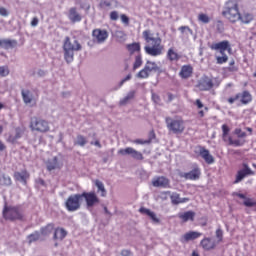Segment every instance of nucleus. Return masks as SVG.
<instances>
[{
	"label": "nucleus",
	"mask_w": 256,
	"mask_h": 256,
	"mask_svg": "<svg viewBox=\"0 0 256 256\" xmlns=\"http://www.w3.org/2000/svg\"><path fill=\"white\" fill-rule=\"evenodd\" d=\"M142 37L147 43V45L144 46L146 55H150V57H159V55L163 54L161 37H153L151 30H144L142 32Z\"/></svg>",
	"instance_id": "obj_1"
},
{
	"label": "nucleus",
	"mask_w": 256,
	"mask_h": 256,
	"mask_svg": "<svg viewBox=\"0 0 256 256\" xmlns=\"http://www.w3.org/2000/svg\"><path fill=\"white\" fill-rule=\"evenodd\" d=\"M239 0H227L222 9V17L229 23L239 22Z\"/></svg>",
	"instance_id": "obj_2"
},
{
	"label": "nucleus",
	"mask_w": 256,
	"mask_h": 256,
	"mask_svg": "<svg viewBox=\"0 0 256 256\" xmlns=\"http://www.w3.org/2000/svg\"><path fill=\"white\" fill-rule=\"evenodd\" d=\"M83 46L79 43V40L71 42V38L66 36L63 43L64 59L67 63H73L75 57V51H81Z\"/></svg>",
	"instance_id": "obj_3"
},
{
	"label": "nucleus",
	"mask_w": 256,
	"mask_h": 256,
	"mask_svg": "<svg viewBox=\"0 0 256 256\" xmlns=\"http://www.w3.org/2000/svg\"><path fill=\"white\" fill-rule=\"evenodd\" d=\"M210 49L212 51H219L220 55H222V56H216V63L218 65H223L227 63V61H229V56L225 54V51H227L228 53H231V51H233V49L231 48V43L228 40H223L218 43H213L210 46Z\"/></svg>",
	"instance_id": "obj_4"
},
{
	"label": "nucleus",
	"mask_w": 256,
	"mask_h": 256,
	"mask_svg": "<svg viewBox=\"0 0 256 256\" xmlns=\"http://www.w3.org/2000/svg\"><path fill=\"white\" fill-rule=\"evenodd\" d=\"M2 213L6 221H23L25 219V212L21 206L5 205Z\"/></svg>",
	"instance_id": "obj_5"
},
{
	"label": "nucleus",
	"mask_w": 256,
	"mask_h": 256,
	"mask_svg": "<svg viewBox=\"0 0 256 256\" xmlns=\"http://www.w3.org/2000/svg\"><path fill=\"white\" fill-rule=\"evenodd\" d=\"M29 128L36 133H49L51 131L49 121L37 116L30 119Z\"/></svg>",
	"instance_id": "obj_6"
},
{
	"label": "nucleus",
	"mask_w": 256,
	"mask_h": 256,
	"mask_svg": "<svg viewBox=\"0 0 256 256\" xmlns=\"http://www.w3.org/2000/svg\"><path fill=\"white\" fill-rule=\"evenodd\" d=\"M165 123L167 129L175 135H181V133L185 132V120H183L181 117H176L174 119L171 117H166Z\"/></svg>",
	"instance_id": "obj_7"
},
{
	"label": "nucleus",
	"mask_w": 256,
	"mask_h": 256,
	"mask_svg": "<svg viewBox=\"0 0 256 256\" xmlns=\"http://www.w3.org/2000/svg\"><path fill=\"white\" fill-rule=\"evenodd\" d=\"M227 101L229 105H233V103L238 101L237 106L241 107L243 105H249V103L253 101V95H251V92H249V90H244L237 93L235 96L229 97Z\"/></svg>",
	"instance_id": "obj_8"
},
{
	"label": "nucleus",
	"mask_w": 256,
	"mask_h": 256,
	"mask_svg": "<svg viewBox=\"0 0 256 256\" xmlns=\"http://www.w3.org/2000/svg\"><path fill=\"white\" fill-rule=\"evenodd\" d=\"M230 131L231 128H229L227 124L222 125V140L224 141V143H227V145H230L232 147H243V145H245V140H233V137L229 135Z\"/></svg>",
	"instance_id": "obj_9"
},
{
	"label": "nucleus",
	"mask_w": 256,
	"mask_h": 256,
	"mask_svg": "<svg viewBox=\"0 0 256 256\" xmlns=\"http://www.w3.org/2000/svg\"><path fill=\"white\" fill-rule=\"evenodd\" d=\"M158 71H160L159 65H157L153 61L148 60L144 66V69H141L136 74V77L138 79H149V76L151 75V73H158Z\"/></svg>",
	"instance_id": "obj_10"
},
{
	"label": "nucleus",
	"mask_w": 256,
	"mask_h": 256,
	"mask_svg": "<svg viewBox=\"0 0 256 256\" xmlns=\"http://www.w3.org/2000/svg\"><path fill=\"white\" fill-rule=\"evenodd\" d=\"M81 199V194L70 195L65 202L67 211L70 213L79 211V209H81Z\"/></svg>",
	"instance_id": "obj_11"
},
{
	"label": "nucleus",
	"mask_w": 256,
	"mask_h": 256,
	"mask_svg": "<svg viewBox=\"0 0 256 256\" xmlns=\"http://www.w3.org/2000/svg\"><path fill=\"white\" fill-rule=\"evenodd\" d=\"M81 199H85L87 207H95V205H99L101 203V200L99 199V196L93 191L91 192H83L80 194Z\"/></svg>",
	"instance_id": "obj_12"
},
{
	"label": "nucleus",
	"mask_w": 256,
	"mask_h": 256,
	"mask_svg": "<svg viewBox=\"0 0 256 256\" xmlns=\"http://www.w3.org/2000/svg\"><path fill=\"white\" fill-rule=\"evenodd\" d=\"M92 37L96 43H105L109 39V32L106 29L96 28L92 31Z\"/></svg>",
	"instance_id": "obj_13"
},
{
	"label": "nucleus",
	"mask_w": 256,
	"mask_h": 256,
	"mask_svg": "<svg viewBox=\"0 0 256 256\" xmlns=\"http://www.w3.org/2000/svg\"><path fill=\"white\" fill-rule=\"evenodd\" d=\"M118 155H131L134 159H136V161H143L145 159V157H143V153L135 150L132 147H127V148H122L120 150H118Z\"/></svg>",
	"instance_id": "obj_14"
},
{
	"label": "nucleus",
	"mask_w": 256,
	"mask_h": 256,
	"mask_svg": "<svg viewBox=\"0 0 256 256\" xmlns=\"http://www.w3.org/2000/svg\"><path fill=\"white\" fill-rule=\"evenodd\" d=\"M152 185L161 189H171V180L165 176H157L152 179Z\"/></svg>",
	"instance_id": "obj_15"
},
{
	"label": "nucleus",
	"mask_w": 256,
	"mask_h": 256,
	"mask_svg": "<svg viewBox=\"0 0 256 256\" xmlns=\"http://www.w3.org/2000/svg\"><path fill=\"white\" fill-rule=\"evenodd\" d=\"M248 175H255V172H253V170H251V168H249L247 164H244V168L237 172L234 183H241V181H243V179H245V177H247Z\"/></svg>",
	"instance_id": "obj_16"
},
{
	"label": "nucleus",
	"mask_w": 256,
	"mask_h": 256,
	"mask_svg": "<svg viewBox=\"0 0 256 256\" xmlns=\"http://www.w3.org/2000/svg\"><path fill=\"white\" fill-rule=\"evenodd\" d=\"M198 149H199V155L202 157V159H204L207 165H213V163H215V158L213 157V155H211L209 150H207L203 146H198Z\"/></svg>",
	"instance_id": "obj_17"
},
{
	"label": "nucleus",
	"mask_w": 256,
	"mask_h": 256,
	"mask_svg": "<svg viewBox=\"0 0 256 256\" xmlns=\"http://www.w3.org/2000/svg\"><path fill=\"white\" fill-rule=\"evenodd\" d=\"M200 247L204 249V251H213L217 247V244L215 243V240L209 238V237H204L200 241Z\"/></svg>",
	"instance_id": "obj_18"
},
{
	"label": "nucleus",
	"mask_w": 256,
	"mask_h": 256,
	"mask_svg": "<svg viewBox=\"0 0 256 256\" xmlns=\"http://www.w3.org/2000/svg\"><path fill=\"white\" fill-rule=\"evenodd\" d=\"M203 233L198 231H189L186 232L182 238L181 243H189V241H195V239H199V237H202Z\"/></svg>",
	"instance_id": "obj_19"
},
{
	"label": "nucleus",
	"mask_w": 256,
	"mask_h": 256,
	"mask_svg": "<svg viewBox=\"0 0 256 256\" xmlns=\"http://www.w3.org/2000/svg\"><path fill=\"white\" fill-rule=\"evenodd\" d=\"M166 59H168L170 63H177V61L181 60V54L177 52L175 47H170L166 53Z\"/></svg>",
	"instance_id": "obj_20"
},
{
	"label": "nucleus",
	"mask_w": 256,
	"mask_h": 256,
	"mask_svg": "<svg viewBox=\"0 0 256 256\" xmlns=\"http://www.w3.org/2000/svg\"><path fill=\"white\" fill-rule=\"evenodd\" d=\"M170 200L172 205H181L183 203H189L190 201V199L187 197L181 198V194L177 192H173L170 194Z\"/></svg>",
	"instance_id": "obj_21"
},
{
	"label": "nucleus",
	"mask_w": 256,
	"mask_h": 256,
	"mask_svg": "<svg viewBox=\"0 0 256 256\" xmlns=\"http://www.w3.org/2000/svg\"><path fill=\"white\" fill-rule=\"evenodd\" d=\"M29 177H31V174H29L26 169L22 170L21 172H14L15 181H20L23 183V185H27V180Z\"/></svg>",
	"instance_id": "obj_22"
},
{
	"label": "nucleus",
	"mask_w": 256,
	"mask_h": 256,
	"mask_svg": "<svg viewBox=\"0 0 256 256\" xmlns=\"http://www.w3.org/2000/svg\"><path fill=\"white\" fill-rule=\"evenodd\" d=\"M198 87L200 91H211L213 87H215V84L213 82V79L211 78H204L199 84Z\"/></svg>",
	"instance_id": "obj_23"
},
{
	"label": "nucleus",
	"mask_w": 256,
	"mask_h": 256,
	"mask_svg": "<svg viewBox=\"0 0 256 256\" xmlns=\"http://www.w3.org/2000/svg\"><path fill=\"white\" fill-rule=\"evenodd\" d=\"M253 19L254 16L251 12L244 11L241 13L240 11L238 14V21H240V23H243L244 25H249V23H251Z\"/></svg>",
	"instance_id": "obj_24"
},
{
	"label": "nucleus",
	"mask_w": 256,
	"mask_h": 256,
	"mask_svg": "<svg viewBox=\"0 0 256 256\" xmlns=\"http://www.w3.org/2000/svg\"><path fill=\"white\" fill-rule=\"evenodd\" d=\"M183 177H185L189 181H197V179L201 177V170L198 167H196L192 169L190 172L184 173Z\"/></svg>",
	"instance_id": "obj_25"
},
{
	"label": "nucleus",
	"mask_w": 256,
	"mask_h": 256,
	"mask_svg": "<svg viewBox=\"0 0 256 256\" xmlns=\"http://www.w3.org/2000/svg\"><path fill=\"white\" fill-rule=\"evenodd\" d=\"M181 79H189L191 75H193V66L191 65H183L179 72Z\"/></svg>",
	"instance_id": "obj_26"
},
{
	"label": "nucleus",
	"mask_w": 256,
	"mask_h": 256,
	"mask_svg": "<svg viewBox=\"0 0 256 256\" xmlns=\"http://www.w3.org/2000/svg\"><path fill=\"white\" fill-rule=\"evenodd\" d=\"M68 19H70L72 23H79L81 21V14L77 12L76 7H72L69 9Z\"/></svg>",
	"instance_id": "obj_27"
},
{
	"label": "nucleus",
	"mask_w": 256,
	"mask_h": 256,
	"mask_svg": "<svg viewBox=\"0 0 256 256\" xmlns=\"http://www.w3.org/2000/svg\"><path fill=\"white\" fill-rule=\"evenodd\" d=\"M139 213H141L142 215H148V217H150L153 223H161V220L157 217V214H155V212H152L151 210L145 207H141L139 209Z\"/></svg>",
	"instance_id": "obj_28"
},
{
	"label": "nucleus",
	"mask_w": 256,
	"mask_h": 256,
	"mask_svg": "<svg viewBox=\"0 0 256 256\" xmlns=\"http://www.w3.org/2000/svg\"><path fill=\"white\" fill-rule=\"evenodd\" d=\"M67 237V230L65 228L57 227L54 230L53 239L54 241H63Z\"/></svg>",
	"instance_id": "obj_29"
},
{
	"label": "nucleus",
	"mask_w": 256,
	"mask_h": 256,
	"mask_svg": "<svg viewBox=\"0 0 256 256\" xmlns=\"http://www.w3.org/2000/svg\"><path fill=\"white\" fill-rule=\"evenodd\" d=\"M178 217L182 221V223H187V221H195V212L186 211L184 213L178 214Z\"/></svg>",
	"instance_id": "obj_30"
},
{
	"label": "nucleus",
	"mask_w": 256,
	"mask_h": 256,
	"mask_svg": "<svg viewBox=\"0 0 256 256\" xmlns=\"http://www.w3.org/2000/svg\"><path fill=\"white\" fill-rule=\"evenodd\" d=\"M126 49L130 55H135V53H141V43L133 42L126 45Z\"/></svg>",
	"instance_id": "obj_31"
},
{
	"label": "nucleus",
	"mask_w": 256,
	"mask_h": 256,
	"mask_svg": "<svg viewBox=\"0 0 256 256\" xmlns=\"http://www.w3.org/2000/svg\"><path fill=\"white\" fill-rule=\"evenodd\" d=\"M95 187H97V193H100V197H107V189L105 184L99 179L93 181Z\"/></svg>",
	"instance_id": "obj_32"
},
{
	"label": "nucleus",
	"mask_w": 256,
	"mask_h": 256,
	"mask_svg": "<svg viewBox=\"0 0 256 256\" xmlns=\"http://www.w3.org/2000/svg\"><path fill=\"white\" fill-rule=\"evenodd\" d=\"M0 47H2V49H13L17 47V40L0 39Z\"/></svg>",
	"instance_id": "obj_33"
},
{
	"label": "nucleus",
	"mask_w": 256,
	"mask_h": 256,
	"mask_svg": "<svg viewBox=\"0 0 256 256\" xmlns=\"http://www.w3.org/2000/svg\"><path fill=\"white\" fill-rule=\"evenodd\" d=\"M46 167L48 171H55V169H59V158L55 156L52 159H49L46 162Z\"/></svg>",
	"instance_id": "obj_34"
},
{
	"label": "nucleus",
	"mask_w": 256,
	"mask_h": 256,
	"mask_svg": "<svg viewBox=\"0 0 256 256\" xmlns=\"http://www.w3.org/2000/svg\"><path fill=\"white\" fill-rule=\"evenodd\" d=\"M23 101L26 105H29L30 103H33L35 105V98H33V94L29 90H22L21 91Z\"/></svg>",
	"instance_id": "obj_35"
},
{
	"label": "nucleus",
	"mask_w": 256,
	"mask_h": 256,
	"mask_svg": "<svg viewBox=\"0 0 256 256\" xmlns=\"http://www.w3.org/2000/svg\"><path fill=\"white\" fill-rule=\"evenodd\" d=\"M13 183V181L11 180V177L3 174L0 176V185L4 186V187H9L11 186Z\"/></svg>",
	"instance_id": "obj_36"
},
{
	"label": "nucleus",
	"mask_w": 256,
	"mask_h": 256,
	"mask_svg": "<svg viewBox=\"0 0 256 256\" xmlns=\"http://www.w3.org/2000/svg\"><path fill=\"white\" fill-rule=\"evenodd\" d=\"M143 65V57L141 56V54H138L135 57L134 63H133V71H137V69H139V67H141Z\"/></svg>",
	"instance_id": "obj_37"
},
{
	"label": "nucleus",
	"mask_w": 256,
	"mask_h": 256,
	"mask_svg": "<svg viewBox=\"0 0 256 256\" xmlns=\"http://www.w3.org/2000/svg\"><path fill=\"white\" fill-rule=\"evenodd\" d=\"M74 145H79L80 147H85V145H87V138H85V136H83L81 134L77 135Z\"/></svg>",
	"instance_id": "obj_38"
},
{
	"label": "nucleus",
	"mask_w": 256,
	"mask_h": 256,
	"mask_svg": "<svg viewBox=\"0 0 256 256\" xmlns=\"http://www.w3.org/2000/svg\"><path fill=\"white\" fill-rule=\"evenodd\" d=\"M53 229H55V224L50 223L41 229V233L42 235H50V233H53Z\"/></svg>",
	"instance_id": "obj_39"
},
{
	"label": "nucleus",
	"mask_w": 256,
	"mask_h": 256,
	"mask_svg": "<svg viewBox=\"0 0 256 256\" xmlns=\"http://www.w3.org/2000/svg\"><path fill=\"white\" fill-rule=\"evenodd\" d=\"M226 71L229 73H237L239 71V67L235 65V60H231L228 67H226Z\"/></svg>",
	"instance_id": "obj_40"
},
{
	"label": "nucleus",
	"mask_w": 256,
	"mask_h": 256,
	"mask_svg": "<svg viewBox=\"0 0 256 256\" xmlns=\"http://www.w3.org/2000/svg\"><path fill=\"white\" fill-rule=\"evenodd\" d=\"M40 237L39 233L30 234L28 236L29 245H31V243H35V241H39Z\"/></svg>",
	"instance_id": "obj_41"
},
{
	"label": "nucleus",
	"mask_w": 256,
	"mask_h": 256,
	"mask_svg": "<svg viewBox=\"0 0 256 256\" xmlns=\"http://www.w3.org/2000/svg\"><path fill=\"white\" fill-rule=\"evenodd\" d=\"M234 135H236L238 137V139H245V137H247V133L243 132V130H241V128H236L234 130Z\"/></svg>",
	"instance_id": "obj_42"
},
{
	"label": "nucleus",
	"mask_w": 256,
	"mask_h": 256,
	"mask_svg": "<svg viewBox=\"0 0 256 256\" xmlns=\"http://www.w3.org/2000/svg\"><path fill=\"white\" fill-rule=\"evenodd\" d=\"M113 2L111 0H100L99 7L100 9H105L107 7H111Z\"/></svg>",
	"instance_id": "obj_43"
},
{
	"label": "nucleus",
	"mask_w": 256,
	"mask_h": 256,
	"mask_svg": "<svg viewBox=\"0 0 256 256\" xmlns=\"http://www.w3.org/2000/svg\"><path fill=\"white\" fill-rule=\"evenodd\" d=\"M198 21H200L201 23H209V21H211V18H209V16H207V14H203V13H200L198 15Z\"/></svg>",
	"instance_id": "obj_44"
},
{
	"label": "nucleus",
	"mask_w": 256,
	"mask_h": 256,
	"mask_svg": "<svg viewBox=\"0 0 256 256\" xmlns=\"http://www.w3.org/2000/svg\"><path fill=\"white\" fill-rule=\"evenodd\" d=\"M9 75V67L7 66H0V76L7 77Z\"/></svg>",
	"instance_id": "obj_45"
},
{
	"label": "nucleus",
	"mask_w": 256,
	"mask_h": 256,
	"mask_svg": "<svg viewBox=\"0 0 256 256\" xmlns=\"http://www.w3.org/2000/svg\"><path fill=\"white\" fill-rule=\"evenodd\" d=\"M169 197H171V191H163L160 193V199H162V201H167Z\"/></svg>",
	"instance_id": "obj_46"
},
{
	"label": "nucleus",
	"mask_w": 256,
	"mask_h": 256,
	"mask_svg": "<svg viewBox=\"0 0 256 256\" xmlns=\"http://www.w3.org/2000/svg\"><path fill=\"white\" fill-rule=\"evenodd\" d=\"M244 205H245V207H256V202H254L250 198H246L244 201Z\"/></svg>",
	"instance_id": "obj_47"
},
{
	"label": "nucleus",
	"mask_w": 256,
	"mask_h": 256,
	"mask_svg": "<svg viewBox=\"0 0 256 256\" xmlns=\"http://www.w3.org/2000/svg\"><path fill=\"white\" fill-rule=\"evenodd\" d=\"M216 237L219 241H223V230L221 228L216 230Z\"/></svg>",
	"instance_id": "obj_48"
},
{
	"label": "nucleus",
	"mask_w": 256,
	"mask_h": 256,
	"mask_svg": "<svg viewBox=\"0 0 256 256\" xmlns=\"http://www.w3.org/2000/svg\"><path fill=\"white\" fill-rule=\"evenodd\" d=\"M110 19L111 21H117V19H119V13L117 11H112L110 13Z\"/></svg>",
	"instance_id": "obj_49"
},
{
	"label": "nucleus",
	"mask_w": 256,
	"mask_h": 256,
	"mask_svg": "<svg viewBox=\"0 0 256 256\" xmlns=\"http://www.w3.org/2000/svg\"><path fill=\"white\" fill-rule=\"evenodd\" d=\"M120 19L124 25H129V17L125 14H121Z\"/></svg>",
	"instance_id": "obj_50"
},
{
	"label": "nucleus",
	"mask_w": 256,
	"mask_h": 256,
	"mask_svg": "<svg viewBox=\"0 0 256 256\" xmlns=\"http://www.w3.org/2000/svg\"><path fill=\"white\" fill-rule=\"evenodd\" d=\"M179 31L182 34L185 33V31H188V33H193V30H191V28H189V26H181V27H179Z\"/></svg>",
	"instance_id": "obj_51"
},
{
	"label": "nucleus",
	"mask_w": 256,
	"mask_h": 256,
	"mask_svg": "<svg viewBox=\"0 0 256 256\" xmlns=\"http://www.w3.org/2000/svg\"><path fill=\"white\" fill-rule=\"evenodd\" d=\"M0 15L2 17H8L9 16V11H7L5 7H0Z\"/></svg>",
	"instance_id": "obj_52"
},
{
	"label": "nucleus",
	"mask_w": 256,
	"mask_h": 256,
	"mask_svg": "<svg viewBox=\"0 0 256 256\" xmlns=\"http://www.w3.org/2000/svg\"><path fill=\"white\" fill-rule=\"evenodd\" d=\"M133 143H135L136 145H145V144L149 143V140L136 139L133 141Z\"/></svg>",
	"instance_id": "obj_53"
},
{
	"label": "nucleus",
	"mask_w": 256,
	"mask_h": 256,
	"mask_svg": "<svg viewBox=\"0 0 256 256\" xmlns=\"http://www.w3.org/2000/svg\"><path fill=\"white\" fill-rule=\"evenodd\" d=\"M6 141H7V143L15 144V143H17V138H15V136H13V135H9Z\"/></svg>",
	"instance_id": "obj_54"
},
{
	"label": "nucleus",
	"mask_w": 256,
	"mask_h": 256,
	"mask_svg": "<svg viewBox=\"0 0 256 256\" xmlns=\"http://www.w3.org/2000/svg\"><path fill=\"white\" fill-rule=\"evenodd\" d=\"M126 98L128 100L131 101V99H135V91H130L127 95H126Z\"/></svg>",
	"instance_id": "obj_55"
},
{
	"label": "nucleus",
	"mask_w": 256,
	"mask_h": 256,
	"mask_svg": "<svg viewBox=\"0 0 256 256\" xmlns=\"http://www.w3.org/2000/svg\"><path fill=\"white\" fill-rule=\"evenodd\" d=\"M32 27H37L39 25V19L37 17H34L31 21Z\"/></svg>",
	"instance_id": "obj_56"
},
{
	"label": "nucleus",
	"mask_w": 256,
	"mask_h": 256,
	"mask_svg": "<svg viewBox=\"0 0 256 256\" xmlns=\"http://www.w3.org/2000/svg\"><path fill=\"white\" fill-rule=\"evenodd\" d=\"M129 80H131V74H128L124 79L121 80V82H120V87H121L124 83H126V81H129Z\"/></svg>",
	"instance_id": "obj_57"
},
{
	"label": "nucleus",
	"mask_w": 256,
	"mask_h": 256,
	"mask_svg": "<svg viewBox=\"0 0 256 256\" xmlns=\"http://www.w3.org/2000/svg\"><path fill=\"white\" fill-rule=\"evenodd\" d=\"M198 109H203V102H201L199 99H197L194 103Z\"/></svg>",
	"instance_id": "obj_58"
},
{
	"label": "nucleus",
	"mask_w": 256,
	"mask_h": 256,
	"mask_svg": "<svg viewBox=\"0 0 256 256\" xmlns=\"http://www.w3.org/2000/svg\"><path fill=\"white\" fill-rule=\"evenodd\" d=\"M152 99L155 103H159V101H161V98L157 94H153Z\"/></svg>",
	"instance_id": "obj_59"
},
{
	"label": "nucleus",
	"mask_w": 256,
	"mask_h": 256,
	"mask_svg": "<svg viewBox=\"0 0 256 256\" xmlns=\"http://www.w3.org/2000/svg\"><path fill=\"white\" fill-rule=\"evenodd\" d=\"M129 101L130 100L127 98V96H125L122 100H120V105H127Z\"/></svg>",
	"instance_id": "obj_60"
},
{
	"label": "nucleus",
	"mask_w": 256,
	"mask_h": 256,
	"mask_svg": "<svg viewBox=\"0 0 256 256\" xmlns=\"http://www.w3.org/2000/svg\"><path fill=\"white\" fill-rule=\"evenodd\" d=\"M5 149H7V146L5 145V143H3V141L0 140V153L1 151H5Z\"/></svg>",
	"instance_id": "obj_61"
},
{
	"label": "nucleus",
	"mask_w": 256,
	"mask_h": 256,
	"mask_svg": "<svg viewBox=\"0 0 256 256\" xmlns=\"http://www.w3.org/2000/svg\"><path fill=\"white\" fill-rule=\"evenodd\" d=\"M14 137L16 140L21 139V130L17 129Z\"/></svg>",
	"instance_id": "obj_62"
},
{
	"label": "nucleus",
	"mask_w": 256,
	"mask_h": 256,
	"mask_svg": "<svg viewBox=\"0 0 256 256\" xmlns=\"http://www.w3.org/2000/svg\"><path fill=\"white\" fill-rule=\"evenodd\" d=\"M173 99H175V95H173L172 93H168V102L171 103Z\"/></svg>",
	"instance_id": "obj_63"
},
{
	"label": "nucleus",
	"mask_w": 256,
	"mask_h": 256,
	"mask_svg": "<svg viewBox=\"0 0 256 256\" xmlns=\"http://www.w3.org/2000/svg\"><path fill=\"white\" fill-rule=\"evenodd\" d=\"M122 255H123V256H130V255H131V251H129V250H123V251H122Z\"/></svg>",
	"instance_id": "obj_64"
}]
</instances>
